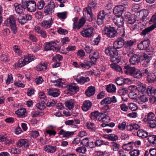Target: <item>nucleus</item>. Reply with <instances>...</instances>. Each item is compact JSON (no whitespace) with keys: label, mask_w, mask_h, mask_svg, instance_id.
Instances as JSON below:
<instances>
[{"label":"nucleus","mask_w":156,"mask_h":156,"mask_svg":"<svg viewBox=\"0 0 156 156\" xmlns=\"http://www.w3.org/2000/svg\"><path fill=\"white\" fill-rule=\"evenodd\" d=\"M112 103L111 97H108L103 99L101 102V105L104 104H110Z\"/></svg>","instance_id":"obj_52"},{"label":"nucleus","mask_w":156,"mask_h":156,"mask_svg":"<svg viewBox=\"0 0 156 156\" xmlns=\"http://www.w3.org/2000/svg\"><path fill=\"white\" fill-rule=\"evenodd\" d=\"M118 138L117 135L114 134H110L109 140L112 141H116Z\"/></svg>","instance_id":"obj_62"},{"label":"nucleus","mask_w":156,"mask_h":156,"mask_svg":"<svg viewBox=\"0 0 156 156\" xmlns=\"http://www.w3.org/2000/svg\"><path fill=\"white\" fill-rule=\"evenodd\" d=\"M74 133L73 131H66L63 129H61L58 134L59 135H62V138H65L66 139H68L72 137Z\"/></svg>","instance_id":"obj_11"},{"label":"nucleus","mask_w":156,"mask_h":156,"mask_svg":"<svg viewBox=\"0 0 156 156\" xmlns=\"http://www.w3.org/2000/svg\"><path fill=\"white\" fill-rule=\"evenodd\" d=\"M147 92L148 95H153L155 93V89L152 86H149L147 89Z\"/></svg>","instance_id":"obj_45"},{"label":"nucleus","mask_w":156,"mask_h":156,"mask_svg":"<svg viewBox=\"0 0 156 156\" xmlns=\"http://www.w3.org/2000/svg\"><path fill=\"white\" fill-rule=\"evenodd\" d=\"M75 80L78 83L81 84H83L86 82H87L90 81V78L88 77L81 76L79 78H76Z\"/></svg>","instance_id":"obj_23"},{"label":"nucleus","mask_w":156,"mask_h":156,"mask_svg":"<svg viewBox=\"0 0 156 156\" xmlns=\"http://www.w3.org/2000/svg\"><path fill=\"white\" fill-rule=\"evenodd\" d=\"M53 23L52 19L48 20H44L41 23V26L44 28H48L50 27Z\"/></svg>","instance_id":"obj_25"},{"label":"nucleus","mask_w":156,"mask_h":156,"mask_svg":"<svg viewBox=\"0 0 156 156\" xmlns=\"http://www.w3.org/2000/svg\"><path fill=\"white\" fill-rule=\"evenodd\" d=\"M15 7V10L16 12L19 14L22 13L23 11V9H25L26 7L23 6L22 5H20L18 3H16L14 5Z\"/></svg>","instance_id":"obj_28"},{"label":"nucleus","mask_w":156,"mask_h":156,"mask_svg":"<svg viewBox=\"0 0 156 156\" xmlns=\"http://www.w3.org/2000/svg\"><path fill=\"white\" fill-rule=\"evenodd\" d=\"M67 12L65 11L57 13V16L59 19L64 20L67 17Z\"/></svg>","instance_id":"obj_46"},{"label":"nucleus","mask_w":156,"mask_h":156,"mask_svg":"<svg viewBox=\"0 0 156 156\" xmlns=\"http://www.w3.org/2000/svg\"><path fill=\"white\" fill-rule=\"evenodd\" d=\"M155 115L152 112H150L147 115L146 118V121L148 122L154 119V117Z\"/></svg>","instance_id":"obj_56"},{"label":"nucleus","mask_w":156,"mask_h":156,"mask_svg":"<svg viewBox=\"0 0 156 156\" xmlns=\"http://www.w3.org/2000/svg\"><path fill=\"white\" fill-rule=\"evenodd\" d=\"M156 77L154 74H151L147 76V80L149 83H152L156 80Z\"/></svg>","instance_id":"obj_47"},{"label":"nucleus","mask_w":156,"mask_h":156,"mask_svg":"<svg viewBox=\"0 0 156 156\" xmlns=\"http://www.w3.org/2000/svg\"><path fill=\"white\" fill-rule=\"evenodd\" d=\"M137 135L142 138H146L148 136V133L143 129H139L137 132Z\"/></svg>","instance_id":"obj_29"},{"label":"nucleus","mask_w":156,"mask_h":156,"mask_svg":"<svg viewBox=\"0 0 156 156\" xmlns=\"http://www.w3.org/2000/svg\"><path fill=\"white\" fill-rule=\"evenodd\" d=\"M58 32L61 34H66L68 33V31L67 30L63 29L60 27L58 30Z\"/></svg>","instance_id":"obj_61"},{"label":"nucleus","mask_w":156,"mask_h":156,"mask_svg":"<svg viewBox=\"0 0 156 156\" xmlns=\"http://www.w3.org/2000/svg\"><path fill=\"white\" fill-rule=\"evenodd\" d=\"M110 61L115 63H118L120 62V59L118 56H113L110 57Z\"/></svg>","instance_id":"obj_54"},{"label":"nucleus","mask_w":156,"mask_h":156,"mask_svg":"<svg viewBox=\"0 0 156 156\" xmlns=\"http://www.w3.org/2000/svg\"><path fill=\"white\" fill-rule=\"evenodd\" d=\"M136 89L139 92L143 94L146 89V85L141 83L137 85Z\"/></svg>","instance_id":"obj_39"},{"label":"nucleus","mask_w":156,"mask_h":156,"mask_svg":"<svg viewBox=\"0 0 156 156\" xmlns=\"http://www.w3.org/2000/svg\"><path fill=\"white\" fill-rule=\"evenodd\" d=\"M116 88L115 85L112 84H110L106 87V90L110 93H114L115 92Z\"/></svg>","instance_id":"obj_35"},{"label":"nucleus","mask_w":156,"mask_h":156,"mask_svg":"<svg viewBox=\"0 0 156 156\" xmlns=\"http://www.w3.org/2000/svg\"><path fill=\"white\" fill-rule=\"evenodd\" d=\"M124 68L126 69L125 70H124L125 73L127 74H130L131 76L136 70L135 67H130L129 65L125 66Z\"/></svg>","instance_id":"obj_27"},{"label":"nucleus","mask_w":156,"mask_h":156,"mask_svg":"<svg viewBox=\"0 0 156 156\" xmlns=\"http://www.w3.org/2000/svg\"><path fill=\"white\" fill-rule=\"evenodd\" d=\"M112 148L114 151H118L120 145L117 143L113 142L112 143Z\"/></svg>","instance_id":"obj_51"},{"label":"nucleus","mask_w":156,"mask_h":156,"mask_svg":"<svg viewBox=\"0 0 156 156\" xmlns=\"http://www.w3.org/2000/svg\"><path fill=\"white\" fill-rule=\"evenodd\" d=\"M56 45L55 41H51L46 43L44 48L45 51L54 50Z\"/></svg>","instance_id":"obj_17"},{"label":"nucleus","mask_w":156,"mask_h":156,"mask_svg":"<svg viewBox=\"0 0 156 156\" xmlns=\"http://www.w3.org/2000/svg\"><path fill=\"white\" fill-rule=\"evenodd\" d=\"M129 97L132 99H136L137 97V94L133 92H130L129 94Z\"/></svg>","instance_id":"obj_57"},{"label":"nucleus","mask_w":156,"mask_h":156,"mask_svg":"<svg viewBox=\"0 0 156 156\" xmlns=\"http://www.w3.org/2000/svg\"><path fill=\"white\" fill-rule=\"evenodd\" d=\"M32 18L30 15L24 14L19 15L18 18V20L20 24L23 25L27 23V21L31 20Z\"/></svg>","instance_id":"obj_8"},{"label":"nucleus","mask_w":156,"mask_h":156,"mask_svg":"<svg viewBox=\"0 0 156 156\" xmlns=\"http://www.w3.org/2000/svg\"><path fill=\"white\" fill-rule=\"evenodd\" d=\"M34 56L31 54H28L19 60L17 63L14 64L15 69L18 67L21 68L26 65L28 64L30 62L34 60Z\"/></svg>","instance_id":"obj_1"},{"label":"nucleus","mask_w":156,"mask_h":156,"mask_svg":"<svg viewBox=\"0 0 156 156\" xmlns=\"http://www.w3.org/2000/svg\"><path fill=\"white\" fill-rule=\"evenodd\" d=\"M126 125V122H123L119 123L118 125V128L121 130H123L125 129Z\"/></svg>","instance_id":"obj_60"},{"label":"nucleus","mask_w":156,"mask_h":156,"mask_svg":"<svg viewBox=\"0 0 156 156\" xmlns=\"http://www.w3.org/2000/svg\"><path fill=\"white\" fill-rule=\"evenodd\" d=\"M142 56L143 57L141 59V60H143L142 66L143 67H145L149 65L151 59V57L150 56L145 53L142 54Z\"/></svg>","instance_id":"obj_15"},{"label":"nucleus","mask_w":156,"mask_h":156,"mask_svg":"<svg viewBox=\"0 0 156 156\" xmlns=\"http://www.w3.org/2000/svg\"><path fill=\"white\" fill-rule=\"evenodd\" d=\"M129 153L131 156H138L140 154V151L138 149H134L131 151Z\"/></svg>","instance_id":"obj_58"},{"label":"nucleus","mask_w":156,"mask_h":156,"mask_svg":"<svg viewBox=\"0 0 156 156\" xmlns=\"http://www.w3.org/2000/svg\"><path fill=\"white\" fill-rule=\"evenodd\" d=\"M95 90V87L91 86L88 88L85 93L87 96L90 97L94 94Z\"/></svg>","instance_id":"obj_33"},{"label":"nucleus","mask_w":156,"mask_h":156,"mask_svg":"<svg viewBox=\"0 0 156 156\" xmlns=\"http://www.w3.org/2000/svg\"><path fill=\"white\" fill-rule=\"evenodd\" d=\"M132 143V142H130L128 143L124 144L122 146L123 149L127 151H130L133 148V145Z\"/></svg>","instance_id":"obj_38"},{"label":"nucleus","mask_w":156,"mask_h":156,"mask_svg":"<svg viewBox=\"0 0 156 156\" xmlns=\"http://www.w3.org/2000/svg\"><path fill=\"white\" fill-rule=\"evenodd\" d=\"M102 33L104 34H105L108 37L110 38L115 37L117 34L116 28L115 27L110 26L105 27L103 30Z\"/></svg>","instance_id":"obj_2"},{"label":"nucleus","mask_w":156,"mask_h":156,"mask_svg":"<svg viewBox=\"0 0 156 156\" xmlns=\"http://www.w3.org/2000/svg\"><path fill=\"white\" fill-rule=\"evenodd\" d=\"M63 59L62 55H60L57 54L53 56L52 59L54 62H59Z\"/></svg>","instance_id":"obj_53"},{"label":"nucleus","mask_w":156,"mask_h":156,"mask_svg":"<svg viewBox=\"0 0 156 156\" xmlns=\"http://www.w3.org/2000/svg\"><path fill=\"white\" fill-rule=\"evenodd\" d=\"M94 144L96 146L100 147L103 145L109 146V143L107 141H105L101 139H98L96 140L94 142Z\"/></svg>","instance_id":"obj_32"},{"label":"nucleus","mask_w":156,"mask_h":156,"mask_svg":"<svg viewBox=\"0 0 156 156\" xmlns=\"http://www.w3.org/2000/svg\"><path fill=\"white\" fill-rule=\"evenodd\" d=\"M5 23L9 25L13 34H15L17 32V27L16 24L15 18L13 16H10L7 19Z\"/></svg>","instance_id":"obj_4"},{"label":"nucleus","mask_w":156,"mask_h":156,"mask_svg":"<svg viewBox=\"0 0 156 156\" xmlns=\"http://www.w3.org/2000/svg\"><path fill=\"white\" fill-rule=\"evenodd\" d=\"M92 105V104L90 101L86 100L84 102L81 108L84 111L86 112L91 108Z\"/></svg>","instance_id":"obj_22"},{"label":"nucleus","mask_w":156,"mask_h":156,"mask_svg":"<svg viewBox=\"0 0 156 156\" xmlns=\"http://www.w3.org/2000/svg\"><path fill=\"white\" fill-rule=\"evenodd\" d=\"M95 64L93 63V62L91 60L85 61L83 62H80V65L82 67L86 69H88L91 67L92 65H94Z\"/></svg>","instance_id":"obj_21"},{"label":"nucleus","mask_w":156,"mask_h":156,"mask_svg":"<svg viewBox=\"0 0 156 156\" xmlns=\"http://www.w3.org/2000/svg\"><path fill=\"white\" fill-rule=\"evenodd\" d=\"M149 126L152 128H154L156 127V123L154 119L150 120L148 122Z\"/></svg>","instance_id":"obj_59"},{"label":"nucleus","mask_w":156,"mask_h":156,"mask_svg":"<svg viewBox=\"0 0 156 156\" xmlns=\"http://www.w3.org/2000/svg\"><path fill=\"white\" fill-rule=\"evenodd\" d=\"M13 50L16 54V55L20 56L22 55V51L19 46L16 45H15L13 46Z\"/></svg>","instance_id":"obj_40"},{"label":"nucleus","mask_w":156,"mask_h":156,"mask_svg":"<svg viewBox=\"0 0 156 156\" xmlns=\"http://www.w3.org/2000/svg\"><path fill=\"white\" fill-rule=\"evenodd\" d=\"M66 107L69 109L73 108L74 105V101L73 100H70L66 101L65 103Z\"/></svg>","instance_id":"obj_37"},{"label":"nucleus","mask_w":156,"mask_h":156,"mask_svg":"<svg viewBox=\"0 0 156 156\" xmlns=\"http://www.w3.org/2000/svg\"><path fill=\"white\" fill-rule=\"evenodd\" d=\"M115 82L116 84L120 86L124 84L123 79L122 78H117L115 80Z\"/></svg>","instance_id":"obj_63"},{"label":"nucleus","mask_w":156,"mask_h":156,"mask_svg":"<svg viewBox=\"0 0 156 156\" xmlns=\"http://www.w3.org/2000/svg\"><path fill=\"white\" fill-rule=\"evenodd\" d=\"M136 42L135 40H129L127 41L125 44L126 50L128 49V50H129V49H131L130 47L132 46Z\"/></svg>","instance_id":"obj_34"},{"label":"nucleus","mask_w":156,"mask_h":156,"mask_svg":"<svg viewBox=\"0 0 156 156\" xmlns=\"http://www.w3.org/2000/svg\"><path fill=\"white\" fill-rule=\"evenodd\" d=\"M142 54H135L130 57L129 62L131 64L136 65L138 64L142 58Z\"/></svg>","instance_id":"obj_7"},{"label":"nucleus","mask_w":156,"mask_h":156,"mask_svg":"<svg viewBox=\"0 0 156 156\" xmlns=\"http://www.w3.org/2000/svg\"><path fill=\"white\" fill-rule=\"evenodd\" d=\"M69 93L71 94H74L79 90L78 87L74 83L70 84L69 87Z\"/></svg>","instance_id":"obj_20"},{"label":"nucleus","mask_w":156,"mask_h":156,"mask_svg":"<svg viewBox=\"0 0 156 156\" xmlns=\"http://www.w3.org/2000/svg\"><path fill=\"white\" fill-rule=\"evenodd\" d=\"M75 151L79 153L84 154L87 151V149L84 146H82L78 147L76 149Z\"/></svg>","instance_id":"obj_49"},{"label":"nucleus","mask_w":156,"mask_h":156,"mask_svg":"<svg viewBox=\"0 0 156 156\" xmlns=\"http://www.w3.org/2000/svg\"><path fill=\"white\" fill-rule=\"evenodd\" d=\"M105 17L104 11V10L101 11L98 15L97 20V23L99 25H101L104 23Z\"/></svg>","instance_id":"obj_18"},{"label":"nucleus","mask_w":156,"mask_h":156,"mask_svg":"<svg viewBox=\"0 0 156 156\" xmlns=\"http://www.w3.org/2000/svg\"><path fill=\"white\" fill-rule=\"evenodd\" d=\"M57 149V147L51 146L50 145H46L44 147V150L45 151L51 153L55 152L56 151Z\"/></svg>","instance_id":"obj_31"},{"label":"nucleus","mask_w":156,"mask_h":156,"mask_svg":"<svg viewBox=\"0 0 156 156\" xmlns=\"http://www.w3.org/2000/svg\"><path fill=\"white\" fill-rule=\"evenodd\" d=\"M156 28V23L154 24L150 27H148L143 30L141 33V35H145Z\"/></svg>","instance_id":"obj_30"},{"label":"nucleus","mask_w":156,"mask_h":156,"mask_svg":"<svg viewBox=\"0 0 156 156\" xmlns=\"http://www.w3.org/2000/svg\"><path fill=\"white\" fill-rule=\"evenodd\" d=\"M103 114L99 112L98 111H95L91 113L90 117L91 120L96 121H102L103 122H106V118L102 117Z\"/></svg>","instance_id":"obj_6"},{"label":"nucleus","mask_w":156,"mask_h":156,"mask_svg":"<svg viewBox=\"0 0 156 156\" xmlns=\"http://www.w3.org/2000/svg\"><path fill=\"white\" fill-rule=\"evenodd\" d=\"M99 54L97 51H95L93 55H90L89 58L93 62V63L95 64L97 60L99 58Z\"/></svg>","instance_id":"obj_26"},{"label":"nucleus","mask_w":156,"mask_h":156,"mask_svg":"<svg viewBox=\"0 0 156 156\" xmlns=\"http://www.w3.org/2000/svg\"><path fill=\"white\" fill-rule=\"evenodd\" d=\"M128 107L129 108L133 111H135L138 108L137 105L134 103H130Z\"/></svg>","instance_id":"obj_55"},{"label":"nucleus","mask_w":156,"mask_h":156,"mask_svg":"<svg viewBox=\"0 0 156 156\" xmlns=\"http://www.w3.org/2000/svg\"><path fill=\"white\" fill-rule=\"evenodd\" d=\"M30 142L26 139H20L17 143V146L19 147L27 148L29 147Z\"/></svg>","instance_id":"obj_14"},{"label":"nucleus","mask_w":156,"mask_h":156,"mask_svg":"<svg viewBox=\"0 0 156 156\" xmlns=\"http://www.w3.org/2000/svg\"><path fill=\"white\" fill-rule=\"evenodd\" d=\"M39 98L41 101L42 102H44L47 101V98L45 96L44 94L42 92L39 93Z\"/></svg>","instance_id":"obj_50"},{"label":"nucleus","mask_w":156,"mask_h":156,"mask_svg":"<svg viewBox=\"0 0 156 156\" xmlns=\"http://www.w3.org/2000/svg\"><path fill=\"white\" fill-rule=\"evenodd\" d=\"M47 90L48 94L52 96L53 97H57L60 94V91L57 89L49 88L47 89Z\"/></svg>","instance_id":"obj_19"},{"label":"nucleus","mask_w":156,"mask_h":156,"mask_svg":"<svg viewBox=\"0 0 156 156\" xmlns=\"http://www.w3.org/2000/svg\"><path fill=\"white\" fill-rule=\"evenodd\" d=\"M44 2L43 1H41L39 2L37 4V7L39 9H42L44 5Z\"/></svg>","instance_id":"obj_64"},{"label":"nucleus","mask_w":156,"mask_h":156,"mask_svg":"<svg viewBox=\"0 0 156 156\" xmlns=\"http://www.w3.org/2000/svg\"><path fill=\"white\" fill-rule=\"evenodd\" d=\"M95 123L91 122L87 123V129L91 132H95L96 128L95 126Z\"/></svg>","instance_id":"obj_43"},{"label":"nucleus","mask_w":156,"mask_h":156,"mask_svg":"<svg viewBox=\"0 0 156 156\" xmlns=\"http://www.w3.org/2000/svg\"><path fill=\"white\" fill-rule=\"evenodd\" d=\"M47 64L46 63H41L37 66L36 68L37 71H41L47 69Z\"/></svg>","instance_id":"obj_42"},{"label":"nucleus","mask_w":156,"mask_h":156,"mask_svg":"<svg viewBox=\"0 0 156 156\" xmlns=\"http://www.w3.org/2000/svg\"><path fill=\"white\" fill-rule=\"evenodd\" d=\"M132 76L136 78L140 79L142 77V73L140 70L136 69Z\"/></svg>","instance_id":"obj_44"},{"label":"nucleus","mask_w":156,"mask_h":156,"mask_svg":"<svg viewBox=\"0 0 156 156\" xmlns=\"http://www.w3.org/2000/svg\"><path fill=\"white\" fill-rule=\"evenodd\" d=\"M114 48L108 47L105 50V53L110 57L112 56V53Z\"/></svg>","instance_id":"obj_48"},{"label":"nucleus","mask_w":156,"mask_h":156,"mask_svg":"<svg viewBox=\"0 0 156 156\" xmlns=\"http://www.w3.org/2000/svg\"><path fill=\"white\" fill-rule=\"evenodd\" d=\"M15 113L19 117L22 118H24L27 116L26 110L24 108H22L18 109L16 111Z\"/></svg>","instance_id":"obj_24"},{"label":"nucleus","mask_w":156,"mask_h":156,"mask_svg":"<svg viewBox=\"0 0 156 156\" xmlns=\"http://www.w3.org/2000/svg\"><path fill=\"white\" fill-rule=\"evenodd\" d=\"M86 22V20L83 18H82L80 19L78 23H77L76 28L75 30L76 29H79L80 28L83 26Z\"/></svg>","instance_id":"obj_41"},{"label":"nucleus","mask_w":156,"mask_h":156,"mask_svg":"<svg viewBox=\"0 0 156 156\" xmlns=\"http://www.w3.org/2000/svg\"><path fill=\"white\" fill-rule=\"evenodd\" d=\"M126 7L123 5H119L115 7L113 10V13L116 16L122 15V12L125 10Z\"/></svg>","instance_id":"obj_10"},{"label":"nucleus","mask_w":156,"mask_h":156,"mask_svg":"<svg viewBox=\"0 0 156 156\" xmlns=\"http://www.w3.org/2000/svg\"><path fill=\"white\" fill-rule=\"evenodd\" d=\"M150 42L148 39L141 41L137 45V48L140 50L146 49L149 46Z\"/></svg>","instance_id":"obj_13"},{"label":"nucleus","mask_w":156,"mask_h":156,"mask_svg":"<svg viewBox=\"0 0 156 156\" xmlns=\"http://www.w3.org/2000/svg\"><path fill=\"white\" fill-rule=\"evenodd\" d=\"M55 5L54 2H50L44 8V12L46 15H52L54 11Z\"/></svg>","instance_id":"obj_9"},{"label":"nucleus","mask_w":156,"mask_h":156,"mask_svg":"<svg viewBox=\"0 0 156 156\" xmlns=\"http://www.w3.org/2000/svg\"><path fill=\"white\" fill-rule=\"evenodd\" d=\"M26 8L30 12H34L36 9V4L34 0H32L27 5Z\"/></svg>","instance_id":"obj_16"},{"label":"nucleus","mask_w":156,"mask_h":156,"mask_svg":"<svg viewBox=\"0 0 156 156\" xmlns=\"http://www.w3.org/2000/svg\"><path fill=\"white\" fill-rule=\"evenodd\" d=\"M112 20L115 24L119 27H122L124 24V19L122 17L117 16L112 18Z\"/></svg>","instance_id":"obj_12"},{"label":"nucleus","mask_w":156,"mask_h":156,"mask_svg":"<svg viewBox=\"0 0 156 156\" xmlns=\"http://www.w3.org/2000/svg\"><path fill=\"white\" fill-rule=\"evenodd\" d=\"M119 34L122 37H118L114 42L113 44V48L115 49H119L122 48L125 44L124 40L123 38L125 36V31L124 28H123L121 30V32Z\"/></svg>","instance_id":"obj_3"},{"label":"nucleus","mask_w":156,"mask_h":156,"mask_svg":"<svg viewBox=\"0 0 156 156\" xmlns=\"http://www.w3.org/2000/svg\"><path fill=\"white\" fill-rule=\"evenodd\" d=\"M91 9L88 6V8H86L83 11V14H84V12H87V14L89 15L90 18L88 20L90 22L92 21L94 18Z\"/></svg>","instance_id":"obj_36"},{"label":"nucleus","mask_w":156,"mask_h":156,"mask_svg":"<svg viewBox=\"0 0 156 156\" xmlns=\"http://www.w3.org/2000/svg\"><path fill=\"white\" fill-rule=\"evenodd\" d=\"M94 29L90 26H85L80 32V35L84 37H91L94 34Z\"/></svg>","instance_id":"obj_5"}]
</instances>
